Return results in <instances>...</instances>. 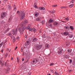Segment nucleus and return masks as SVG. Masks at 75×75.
<instances>
[{
    "mask_svg": "<svg viewBox=\"0 0 75 75\" xmlns=\"http://www.w3.org/2000/svg\"><path fill=\"white\" fill-rule=\"evenodd\" d=\"M17 10V8H15L13 9L14 11H16Z\"/></svg>",
    "mask_w": 75,
    "mask_h": 75,
    "instance_id": "ea45409f",
    "label": "nucleus"
},
{
    "mask_svg": "<svg viewBox=\"0 0 75 75\" xmlns=\"http://www.w3.org/2000/svg\"><path fill=\"white\" fill-rule=\"evenodd\" d=\"M54 74L56 75H59V74H58L57 71H55L54 73Z\"/></svg>",
    "mask_w": 75,
    "mask_h": 75,
    "instance_id": "bb28decb",
    "label": "nucleus"
},
{
    "mask_svg": "<svg viewBox=\"0 0 75 75\" xmlns=\"http://www.w3.org/2000/svg\"><path fill=\"white\" fill-rule=\"evenodd\" d=\"M41 18L40 17L37 18L36 19V20L37 21H41Z\"/></svg>",
    "mask_w": 75,
    "mask_h": 75,
    "instance_id": "dca6fc26",
    "label": "nucleus"
},
{
    "mask_svg": "<svg viewBox=\"0 0 75 75\" xmlns=\"http://www.w3.org/2000/svg\"><path fill=\"white\" fill-rule=\"evenodd\" d=\"M13 42H14L16 41V38H15V37H13Z\"/></svg>",
    "mask_w": 75,
    "mask_h": 75,
    "instance_id": "b1692460",
    "label": "nucleus"
},
{
    "mask_svg": "<svg viewBox=\"0 0 75 75\" xmlns=\"http://www.w3.org/2000/svg\"><path fill=\"white\" fill-rule=\"evenodd\" d=\"M53 20H52V18H51L48 21V23H53Z\"/></svg>",
    "mask_w": 75,
    "mask_h": 75,
    "instance_id": "6ab92c4d",
    "label": "nucleus"
},
{
    "mask_svg": "<svg viewBox=\"0 0 75 75\" xmlns=\"http://www.w3.org/2000/svg\"><path fill=\"white\" fill-rule=\"evenodd\" d=\"M65 20H67V21H68L69 20V18H68L67 17V18H65Z\"/></svg>",
    "mask_w": 75,
    "mask_h": 75,
    "instance_id": "473e14b6",
    "label": "nucleus"
},
{
    "mask_svg": "<svg viewBox=\"0 0 75 75\" xmlns=\"http://www.w3.org/2000/svg\"><path fill=\"white\" fill-rule=\"evenodd\" d=\"M55 11L53 10L52 11H50V13H52V14H53V13H55Z\"/></svg>",
    "mask_w": 75,
    "mask_h": 75,
    "instance_id": "2f4dec72",
    "label": "nucleus"
},
{
    "mask_svg": "<svg viewBox=\"0 0 75 75\" xmlns=\"http://www.w3.org/2000/svg\"><path fill=\"white\" fill-rule=\"evenodd\" d=\"M41 48V45H38L36 46V50H40Z\"/></svg>",
    "mask_w": 75,
    "mask_h": 75,
    "instance_id": "1a4fd4ad",
    "label": "nucleus"
},
{
    "mask_svg": "<svg viewBox=\"0 0 75 75\" xmlns=\"http://www.w3.org/2000/svg\"><path fill=\"white\" fill-rule=\"evenodd\" d=\"M63 52H64L63 49L62 48H60L59 50V51L57 52V53L58 54L60 55V54H62V53H63Z\"/></svg>",
    "mask_w": 75,
    "mask_h": 75,
    "instance_id": "20e7f679",
    "label": "nucleus"
},
{
    "mask_svg": "<svg viewBox=\"0 0 75 75\" xmlns=\"http://www.w3.org/2000/svg\"><path fill=\"white\" fill-rule=\"evenodd\" d=\"M69 33L67 32H65L64 33V35H68Z\"/></svg>",
    "mask_w": 75,
    "mask_h": 75,
    "instance_id": "5701e85b",
    "label": "nucleus"
},
{
    "mask_svg": "<svg viewBox=\"0 0 75 75\" xmlns=\"http://www.w3.org/2000/svg\"><path fill=\"white\" fill-rule=\"evenodd\" d=\"M67 51L68 52H70V50H68Z\"/></svg>",
    "mask_w": 75,
    "mask_h": 75,
    "instance_id": "5fc2aeb1",
    "label": "nucleus"
},
{
    "mask_svg": "<svg viewBox=\"0 0 75 75\" xmlns=\"http://www.w3.org/2000/svg\"><path fill=\"white\" fill-rule=\"evenodd\" d=\"M50 26H51V25H52V24H50Z\"/></svg>",
    "mask_w": 75,
    "mask_h": 75,
    "instance_id": "338daca9",
    "label": "nucleus"
},
{
    "mask_svg": "<svg viewBox=\"0 0 75 75\" xmlns=\"http://www.w3.org/2000/svg\"><path fill=\"white\" fill-rule=\"evenodd\" d=\"M35 17H38L39 16V13L38 12H35Z\"/></svg>",
    "mask_w": 75,
    "mask_h": 75,
    "instance_id": "2eb2a0df",
    "label": "nucleus"
},
{
    "mask_svg": "<svg viewBox=\"0 0 75 75\" xmlns=\"http://www.w3.org/2000/svg\"><path fill=\"white\" fill-rule=\"evenodd\" d=\"M38 40L37 39L33 37L32 39V42H34L36 41H37Z\"/></svg>",
    "mask_w": 75,
    "mask_h": 75,
    "instance_id": "0eeeda50",
    "label": "nucleus"
},
{
    "mask_svg": "<svg viewBox=\"0 0 75 75\" xmlns=\"http://www.w3.org/2000/svg\"><path fill=\"white\" fill-rule=\"evenodd\" d=\"M21 27L19 28V31L20 32V34H23V31L24 30L25 28V26L24 25V22H22L21 24Z\"/></svg>",
    "mask_w": 75,
    "mask_h": 75,
    "instance_id": "f257e3e1",
    "label": "nucleus"
},
{
    "mask_svg": "<svg viewBox=\"0 0 75 75\" xmlns=\"http://www.w3.org/2000/svg\"><path fill=\"white\" fill-rule=\"evenodd\" d=\"M17 47H16L15 48V50H17Z\"/></svg>",
    "mask_w": 75,
    "mask_h": 75,
    "instance_id": "8fccbe9b",
    "label": "nucleus"
},
{
    "mask_svg": "<svg viewBox=\"0 0 75 75\" xmlns=\"http://www.w3.org/2000/svg\"><path fill=\"white\" fill-rule=\"evenodd\" d=\"M38 10H43L45 9V8L44 7H40L38 8Z\"/></svg>",
    "mask_w": 75,
    "mask_h": 75,
    "instance_id": "4468645a",
    "label": "nucleus"
},
{
    "mask_svg": "<svg viewBox=\"0 0 75 75\" xmlns=\"http://www.w3.org/2000/svg\"><path fill=\"white\" fill-rule=\"evenodd\" d=\"M50 71H51L53 73L54 72V71H53V70L50 69Z\"/></svg>",
    "mask_w": 75,
    "mask_h": 75,
    "instance_id": "37998d69",
    "label": "nucleus"
},
{
    "mask_svg": "<svg viewBox=\"0 0 75 75\" xmlns=\"http://www.w3.org/2000/svg\"><path fill=\"white\" fill-rule=\"evenodd\" d=\"M4 23H5V22H4L3 21H2V24H4Z\"/></svg>",
    "mask_w": 75,
    "mask_h": 75,
    "instance_id": "a18cd8bd",
    "label": "nucleus"
},
{
    "mask_svg": "<svg viewBox=\"0 0 75 75\" xmlns=\"http://www.w3.org/2000/svg\"><path fill=\"white\" fill-rule=\"evenodd\" d=\"M46 48H48L50 47V45L48 44H46L45 45Z\"/></svg>",
    "mask_w": 75,
    "mask_h": 75,
    "instance_id": "a211bd4d",
    "label": "nucleus"
},
{
    "mask_svg": "<svg viewBox=\"0 0 75 75\" xmlns=\"http://www.w3.org/2000/svg\"><path fill=\"white\" fill-rule=\"evenodd\" d=\"M8 10H9V11H11V10H12V8H11V6L8 5Z\"/></svg>",
    "mask_w": 75,
    "mask_h": 75,
    "instance_id": "9b49d317",
    "label": "nucleus"
},
{
    "mask_svg": "<svg viewBox=\"0 0 75 75\" xmlns=\"http://www.w3.org/2000/svg\"><path fill=\"white\" fill-rule=\"evenodd\" d=\"M19 13H20V11H19V10H18L17 12V14H18Z\"/></svg>",
    "mask_w": 75,
    "mask_h": 75,
    "instance_id": "4c0bfd02",
    "label": "nucleus"
},
{
    "mask_svg": "<svg viewBox=\"0 0 75 75\" xmlns=\"http://www.w3.org/2000/svg\"><path fill=\"white\" fill-rule=\"evenodd\" d=\"M24 22L25 23H28V21L26 19H25L24 20Z\"/></svg>",
    "mask_w": 75,
    "mask_h": 75,
    "instance_id": "c756f323",
    "label": "nucleus"
},
{
    "mask_svg": "<svg viewBox=\"0 0 75 75\" xmlns=\"http://www.w3.org/2000/svg\"><path fill=\"white\" fill-rule=\"evenodd\" d=\"M58 23L57 22H54L53 23V24H54V25H57V24H58Z\"/></svg>",
    "mask_w": 75,
    "mask_h": 75,
    "instance_id": "412c9836",
    "label": "nucleus"
},
{
    "mask_svg": "<svg viewBox=\"0 0 75 75\" xmlns=\"http://www.w3.org/2000/svg\"><path fill=\"white\" fill-rule=\"evenodd\" d=\"M7 16V13L6 12H2L1 14V18H4L5 17H6Z\"/></svg>",
    "mask_w": 75,
    "mask_h": 75,
    "instance_id": "f03ea898",
    "label": "nucleus"
},
{
    "mask_svg": "<svg viewBox=\"0 0 75 75\" xmlns=\"http://www.w3.org/2000/svg\"><path fill=\"white\" fill-rule=\"evenodd\" d=\"M17 38L18 39V38H19V37L18 36L17 37Z\"/></svg>",
    "mask_w": 75,
    "mask_h": 75,
    "instance_id": "680f3d73",
    "label": "nucleus"
},
{
    "mask_svg": "<svg viewBox=\"0 0 75 75\" xmlns=\"http://www.w3.org/2000/svg\"><path fill=\"white\" fill-rule=\"evenodd\" d=\"M69 38H72V37H74V35L72 34H69Z\"/></svg>",
    "mask_w": 75,
    "mask_h": 75,
    "instance_id": "aec40b11",
    "label": "nucleus"
},
{
    "mask_svg": "<svg viewBox=\"0 0 75 75\" xmlns=\"http://www.w3.org/2000/svg\"><path fill=\"white\" fill-rule=\"evenodd\" d=\"M74 6V5L71 4L69 6V7L71 8V7H73Z\"/></svg>",
    "mask_w": 75,
    "mask_h": 75,
    "instance_id": "cd10ccee",
    "label": "nucleus"
},
{
    "mask_svg": "<svg viewBox=\"0 0 75 75\" xmlns=\"http://www.w3.org/2000/svg\"><path fill=\"white\" fill-rule=\"evenodd\" d=\"M8 55V53H6V54L5 55V57H7Z\"/></svg>",
    "mask_w": 75,
    "mask_h": 75,
    "instance_id": "58836bf2",
    "label": "nucleus"
},
{
    "mask_svg": "<svg viewBox=\"0 0 75 75\" xmlns=\"http://www.w3.org/2000/svg\"><path fill=\"white\" fill-rule=\"evenodd\" d=\"M9 50V49L8 48V49H7L6 51H8Z\"/></svg>",
    "mask_w": 75,
    "mask_h": 75,
    "instance_id": "13d9d810",
    "label": "nucleus"
},
{
    "mask_svg": "<svg viewBox=\"0 0 75 75\" xmlns=\"http://www.w3.org/2000/svg\"><path fill=\"white\" fill-rule=\"evenodd\" d=\"M4 50L3 49L1 51V52H3Z\"/></svg>",
    "mask_w": 75,
    "mask_h": 75,
    "instance_id": "603ef678",
    "label": "nucleus"
},
{
    "mask_svg": "<svg viewBox=\"0 0 75 75\" xmlns=\"http://www.w3.org/2000/svg\"><path fill=\"white\" fill-rule=\"evenodd\" d=\"M34 7L35 8H38V7L37 6V3H35L34 4Z\"/></svg>",
    "mask_w": 75,
    "mask_h": 75,
    "instance_id": "f3484780",
    "label": "nucleus"
},
{
    "mask_svg": "<svg viewBox=\"0 0 75 75\" xmlns=\"http://www.w3.org/2000/svg\"><path fill=\"white\" fill-rule=\"evenodd\" d=\"M70 28L71 29V30H74V27L73 26H70Z\"/></svg>",
    "mask_w": 75,
    "mask_h": 75,
    "instance_id": "4be33fe9",
    "label": "nucleus"
},
{
    "mask_svg": "<svg viewBox=\"0 0 75 75\" xmlns=\"http://www.w3.org/2000/svg\"><path fill=\"white\" fill-rule=\"evenodd\" d=\"M11 59H12H12H13V57Z\"/></svg>",
    "mask_w": 75,
    "mask_h": 75,
    "instance_id": "774afa93",
    "label": "nucleus"
},
{
    "mask_svg": "<svg viewBox=\"0 0 75 75\" xmlns=\"http://www.w3.org/2000/svg\"><path fill=\"white\" fill-rule=\"evenodd\" d=\"M9 30L8 29H6V32H8V31H9Z\"/></svg>",
    "mask_w": 75,
    "mask_h": 75,
    "instance_id": "c03bdc74",
    "label": "nucleus"
},
{
    "mask_svg": "<svg viewBox=\"0 0 75 75\" xmlns=\"http://www.w3.org/2000/svg\"><path fill=\"white\" fill-rule=\"evenodd\" d=\"M42 31V29L40 30H39V33H41V32Z\"/></svg>",
    "mask_w": 75,
    "mask_h": 75,
    "instance_id": "a19ab883",
    "label": "nucleus"
},
{
    "mask_svg": "<svg viewBox=\"0 0 75 75\" xmlns=\"http://www.w3.org/2000/svg\"><path fill=\"white\" fill-rule=\"evenodd\" d=\"M23 56H24V52H23V54L22 55Z\"/></svg>",
    "mask_w": 75,
    "mask_h": 75,
    "instance_id": "bf43d9fd",
    "label": "nucleus"
},
{
    "mask_svg": "<svg viewBox=\"0 0 75 75\" xmlns=\"http://www.w3.org/2000/svg\"><path fill=\"white\" fill-rule=\"evenodd\" d=\"M69 45V43H68V44H67V46H68Z\"/></svg>",
    "mask_w": 75,
    "mask_h": 75,
    "instance_id": "09e8293b",
    "label": "nucleus"
},
{
    "mask_svg": "<svg viewBox=\"0 0 75 75\" xmlns=\"http://www.w3.org/2000/svg\"><path fill=\"white\" fill-rule=\"evenodd\" d=\"M42 37L43 38H46V37L45 34H43L42 35Z\"/></svg>",
    "mask_w": 75,
    "mask_h": 75,
    "instance_id": "a878e982",
    "label": "nucleus"
},
{
    "mask_svg": "<svg viewBox=\"0 0 75 75\" xmlns=\"http://www.w3.org/2000/svg\"><path fill=\"white\" fill-rule=\"evenodd\" d=\"M24 17H25V13H24L22 12L21 15L19 16V17L21 20L23 19V18H24Z\"/></svg>",
    "mask_w": 75,
    "mask_h": 75,
    "instance_id": "7ed1b4c3",
    "label": "nucleus"
},
{
    "mask_svg": "<svg viewBox=\"0 0 75 75\" xmlns=\"http://www.w3.org/2000/svg\"><path fill=\"white\" fill-rule=\"evenodd\" d=\"M3 44H4V42H2L1 44H0V47H1L3 45Z\"/></svg>",
    "mask_w": 75,
    "mask_h": 75,
    "instance_id": "393cba45",
    "label": "nucleus"
},
{
    "mask_svg": "<svg viewBox=\"0 0 75 75\" xmlns=\"http://www.w3.org/2000/svg\"><path fill=\"white\" fill-rule=\"evenodd\" d=\"M66 8L65 6H62L61 7V8Z\"/></svg>",
    "mask_w": 75,
    "mask_h": 75,
    "instance_id": "f704fd0d",
    "label": "nucleus"
},
{
    "mask_svg": "<svg viewBox=\"0 0 75 75\" xmlns=\"http://www.w3.org/2000/svg\"><path fill=\"white\" fill-rule=\"evenodd\" d=\"M10 51H11V50H9V52H10Z\"/></svg>",
    "mask_w": 75,
    "mask_h": 75,
    "instance_id": "0e129e2a",
    "label": "nucleus"
},
{
    "mask_svg": "<svg viewBox=\"0 0 75 75\" xmlns=\"http://www.w3.org/2000/svg\"><path fill=\"white\" fill-rule=\"evenodd\" d=\"M25 38H27V35H25Z\"/></svg>",
    "mask_w": 75,
    "mask_h": 75,
    "instance_id": "3c124183",
    "label": "nucleus"
},
{
    "mask_svg": "<svg viewBox=\"0 0 75 75\" xmlns=\"http://www.w3.org/2000/svg\"><path fill=\"white\" fill-rule=\"evenodd\" d=\"M11 33H9L7 34V35H11Z\"/></svg>",
    "mask_w": 75,
    "mask_h": 75,
    "instance_id": "c9c22d12",
    "label": "nucleus"
},
{
    "mask_svg": "<svg viewBox=\"0 0 75 75\" xmlns=\"http://www.w3.org/2000/svg\"><path fill=\"white\" fill-rule=\"evenodd\" d=\"M74 1V0H71V1H70V2L71 3V2H73V1Z\"/></svg>",
    "mask_w": 75,
    "mask_h": 75,
    "instance_id": "864d4df0",
    "label": "nucleus"
},
{
    "mask_svg": "<svg viewBox=\"0 0 75 75\" xmlns=\"http://www.w3.org/2000/svg\"><path fill=\"white\" fill-rule=\"evenodd\" d=\"M54 63H52L50 64V66H51L52 65H54Z\"/></svg>",
    "mask_w": 75,
    "mask_h": 75,
    "instance_id": "e433bc0d",
    "label": "nucleus"
},
{
    "mask_svg": "<svg viewBox=\"0 0 75 75\" xmlns=\"http://www.w3.org/2000/svg\"><path fill=\"white\" fill-rule=\"evenodd\" d=\"M48 75H51V74H48Z\"/></svg>",
    "mask_w": 75,
    "mask_h": 75,
    "instance_id": "69168bd1",
    "label": "nucleus"
},
{
    "mask_svg": "<svg viewBox=\"0 0 75 75\" xmlns=\"http://www.w3.org/2000/svg\"><path fill=\"white\" fill-rule=\"evenodd\" d=\"M29 44H30V42H29L28 41H27L25 43V46H27V45H28Z\"/></svg>",
    "mask_w": 75,
    "mask_h": 75,
    "instance_id": "f8f14e48",
    "label": "nucleus"
},
{
    "mask_svg": "<svg viewBox=\"0 0 75 75\" xmlns=\"http://www.w3.org/2000/svg\"><path fill=\"white\" fill-rule=\"evenodd\" d=\"M26 28L27 30H29L30 28V26H28L26 27Z\"/></svg>",
    "mask_w": 75,
    "mask_h": 75,
    "instance_id": "7c9ffc66",
    "label": "nucleus"
},
{
    "mask_svg": "<svg viewBox=\"0 0 75 75\" xmlns=\"http://www.w3.org/2000/svg\"><path fill=\"white\" fill-rule=\"evenodd\" d=\"M71 71H72V70H69V72H71Z\"/></svg>",
    "mask_w": 75,
    "mask_h": 75,
    "instance_id": "49530a36",
    "label": "nucleus"
},
{
    "mask_svg": "<svg viewBox=\"0 0 75 75\" xmlns=\"http://www.w3.org/2000/svg\"><path fill=\"white\" fill-rule=\"evenodd\" d=\"M21 51L22 52H23V49H22V48H21Z\"/></svg>",
    "mask_w": 75,
    "mask_h": 75,
    "instance_id": "6e6d98bb",
    "label": "nucleus"
},
{
    "mask_svg": "<svg viewBox=\"0 0 75 75\" xmlns=\"http://www.w3.org/2000/svg\"><path fill=\"white\" fill-rule=\"evenodd\" d=\"M64 28L66 29H68V30H69V27H68V26H65Z\"/></svg>",
    "mask_w": 75,
    "mask_h": 75,
    "instance_id": "c85d7f7f",
    "label": "nucleus"
},
{
    "mask_svg": "<svg viewBox=\"0 0 75 75\" xmlns=\"http://www.w3.org/2000/svg\"><path fill=\"white\" fill-rule=\"evenodd\" d=\"M42 24L43 25V24H44V21H42Z\"/></svg>",
    "mask_w": 75,
    "mask_h": 75,
    "instance_id": "79ce46f5",
    "label": "nucleus"
},
{
    "mask_svg": "<svg viewBox=\"0 0 75 75\" xmlns=\"http://www.w3.org/2000/svg\"><path fill=\"white\" fill-rule=\"evenodd\" d=\"M10 68L8 67V68H7V69L6 70L5 72L6 73H8V72H9V71H10Z\"/></svg>",
    "mask_w": 75,
    "mask_h": 75,
    "instance_id": "ddd939ff",
    "label": "nucleus"
},
{
    "mask_svg": "<svg viewBox=\"0 0 75 75\" xmlns=\"http://www.w3.org/2000/svg\"><path fill=\"white\" fill-rule=\"evenodd\" d=\"M29 31H33L34 32H35V31H37V30L35 28H30L29 29Z\"/></svg>",
    "mask_w": 75,
    "mask_h": 75,
    "instance_id": "6e6552de",
    "label": "nucleus"
},
{
    "mask_svg": "<svg viewBox=\"0 0 75 75\" xmlns=\"http://www.w3.org/2000/svg\"><path fill=\"white\" fill-rule=\"evenodd\" d=\"M33 64L35 65V64H37V62H38V59L37 58H35L33 59Z\"/></svg>",
    "mask_w": 75,
    "mask_h": 75,
    "instance_id": "423d86ee",
    "label": "nucleus"
},
{
    "mask_svg": "<svg viewBox=\"0 0 75 75\" xmlns=\"http://www.w3.org/2000/svg\"><path fill=\"white\" fill-rule=\"evenodd\" d=\"M57 5H52V7H57Z\"/></svg>",
    "mask_w": 75,
    "mask_h": 75,
    "instance_id": "72a5a7b5",
    "label": "nucleus"
},
{
    "mask_svg": "<svg viewBox=\"0 0 75 75\" xmlns=\"http://www.w3.org/2000/svg\"><path fill=\"white\" fill-rule=\"evenodd\" d=\"M13 6V7H14L16 6V5H14Z\"/></svg>",
    "mask_w": 75,
    "mask_h": 75,
    "instance_id": "052dcab7",
    "label": "nucleus"
},
{
    "mask_svg": "<svg viewBox=\"0 0 75 75\" xmlns=\"http://www.w3.org/2000/svg\"><path fill=\"white\" fill-rule=\"evenodd\" d=\"M5 66L6 65V63L5 64Z\"/></svg>",
    "mask_w": 75,
    "mask_h": 75,
    "instance_id": "e2e57ef3",
    "label": "nucleus"
},
{
    "mask_svg": "<svg viewBox=\"0 0 75 75\" xmlns=\"http://www.w3.org/2000/svg\"><path fill=\"white\" fill-rule=\"evenodd\" d=\"M70 63H72V60H70Z\"/></svg>",
    "mask_w": 75,
    "mask_h": 75,
    "instance_id": "de8ad7c7",
    "label": "nucleus"
},
{
    "mask_svg": "<svg viewBox=\"0 0 75 75\" xmlns=\"http://www.w3.org/2000/svg\"><path fill=\"white\" fill-rule=\"evenodd\" d=\"M24 60V59H22V61H23Z\"/></svg>",
    "mask_w": 75,
    "mask_h": 75,
    "instance_id": "4d7b16f0",
    "label": "nucleus"
},
{
    "mask_svg": "<svg viewBox=\"0 0 75 75\" xmlns=\"http://www.w3.org/2000/svg\"><path fill=\"white\" fill-rule=\"evenodd\" d=\"M17 29H16V30H15L14 29L12 30V31L13 32V35H16L17 34Z\"/></svg>",
    "mask_w": 75,
    "mask_h": 75,
    "instance_id": "39448f33",
    "label": "nucleus"
},
{
    "mask_svg": "<svg viewBox=\"0 0 75 75\" xmlns=\"http://www.w3.org/2000/svg\"><path fill=\"white\" fill-rule=\"evenodd\" d=\"M4 61L3 62V60H1L0 61V64L1 65L2 67H3V65H4Z\"/></svg>",
    "mask_w": 75,
    "mask_h": 75,
    "instance_id": "9d476101",
    "label": "nucleus"
}]
</instances>
